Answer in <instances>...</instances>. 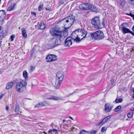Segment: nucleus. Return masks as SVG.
Segmentation results:
<instances>
[{
    "label": "nucleus",
    "mask_w": 134,
    "mask_h": 134,
    "mask_svg": "<svg viewBox=\"0 0 134 134\" xmlns=\"http://www.w3.org/2000/svg\"><path fill=\"white\" fill-rule=\"evenodd\" d=\"M43 8V5H40L38 7V10L39 11H41L42 10Z\"/></svg>",
    "instance_id": "32"
},
{
    "label": "nucleus",
    "mask_w": 134,
    "mask_h": 134,
    "mask_svg": "<svg viewBox=\"0 0 134 134\" xmlns=\"http://www.w3.org/2000/svg\"><path fill=\"white\" fill-rule=\"evenodd\" d=\"M113 106L109 103H107L105 104L104 106V110L106 113L110 112L113 108Z\"/></svg>",
    "instance_id": "10"
},
{
    "label": "nucleus",
    "mask_w": 134,
    "mask_h": 134,
    "mask_svg": "<svg viewBox=\"0 0 134 134\" xmlns=\"http://www.w3.org/2000/svg\"><path fill=\"white\" fill-rule=\"evenodd\" d=\"M121 106L120 105H119L117 106L114 109L115 111L117 112L119 111L121 109Z\"/></svg>",
    "instance_id": "25"
},
{
    "label": "nucleus",
    "mask_w": 134,
    "mask_h": 134,
    "mask_svg": "<svg viewBox=\"0 0 134 134\" xmlns=\"http://www.w3.org/2000/svg\"><path fill=\"white\" fill-rule=\"evenodd\" d=\"M40 103L41 107L46 106L48 105L47 103L46 102H44Z\"/></svg>",
    "instance_id": "27"
},
{
    "label": "nucleus",
    "mask_w": 134,
    "mask_h": 134,
    "mask_svg": "<svg viewBox=\"0 0 134 134\" xmlns=\"http://www.w3.org/2000/svg\"><path fill=\"white\" fill-rule=\"evenodd\" d=\"M92 24L95 27L99 28H101L100 20L99 17L96 16L94 17L91 21Z\"/></svg>",
    "instance_id": "6"
},
{
    "label": "nucleus",
    "mask_w": 134,
    "mask_h": 134,
    "mask_svg": "<svg viewBox=\"0 0 134 134\" xmlns=\"http://www.w3.org/2000/svg\"><path fill=\"white\" fill-rule=\"evenodd\" d=\"M54 132H57V130L56 129H54L53 130H52Z\"/></svg>",
    "instance_id": "41"
},
{
    "label": "nucleus",
    "mask_w": 134,
    "mask_h": 134,
    "mask_svg": "<svg viewBox=\"0 0 134 134\" xmlns=\"http://www.w3.org/2000/svg\"><path fill=\"white\" fill-rule=\"evenodd\" d=\"M65 120H63V123H64L65 122Z\"/></svg>",
    "instance_id": "51"
},
{
    "label": "nucleus",
    "mask_w": 134,
    "mask_h": 134,
    "mask_svg": "<svg viewBox=\"0 0 134 134\" xmlns=\"http://www.w3.org/2000/svg\"><path fill=\"white\" fill-rule=\"evenodd\" d=\"M95 133V131H92L91 132V134H92V133Z\"/></svg>",
    "instance_id": "46"
},
{
    "label": "nucleus",
    "mask_w": 134,
    "mask_h": 134,
    "mask_svg": "<svg viewBox=\"0 0 134 134\" xmlns=\"http://www.w3.org/2000/svg\"><path fill=\"white\" fill-rule=\"evenodd\" d=\"M90 35L93 39L95 40H101L104 38L103 32L99 30L97 31L91 33Z\"/></svg>",
    "instance_id": "4"
},
{
    "label": "nucleus",
    "mask_w": 134,
    "mask_h": 134,
    "mask_svg": "<svg viewBox=\"0 0 134 134\" xmlns=\"http://www.w3.org/2000/svg\"><path fill=\"white\" fill-rule=\"evenodd\" d=\"M133 96H132V98H134V90H133Z\"/></svg>",
    "instance_id": "47"
},
{
    "label": "nucleus",
    "mask_w": 134,
    "mask_h": 134,
    "mask_svg": "<svg viewBox=\"0 0 134 134\" xmlns=\"http://www.w3.org/2000/svg\"><path fill=\"white\" fill-rule=\"evenodd\" d=\"M5 109H6V110L7 111L9 109V107L8 106H6V108H5Z\"/></svg>",
    "instance_id": "40"
},
{
    "label": "nucleus",
    "mask_w": 134,
    "mask_h": 134,
    "mask_svg": "<svg viewBox=\"0 0 134 134\" xmlns=\"http://www.w3.org/2000/svg\"><path fill=\"white\" fill-rule=\"evenodd\" d=\"M1 71H0V74H1Z\"/></svg>",
    "instance_id": "54"
},
{
    "label": "nucleus",
    "mask_w": 134,
    "mask_h": 134,
    "mask_svg": "<svg viewBox=\"0 0 134 134\" xmlns=\"http://www.w3.org/2000/svg\"><path fill=\"white\" fill-rule=\"evenodd\" d=\"M35 68V66H30V72H32L33 71Z\"/></svg>",
    "instance_id": "29"
},
{
    "label": "nucleus",
    "mask_w": 134,
    "mask_h": 134,
    "mask_svg": "<svg viewBox=\"0 0 134 134\" xmlns=\"http://www.w3.org/2000/svg\"><path fill=\"white\" fill-rule=\"evenodd\" d=\"M46 10H49V8H46Z\"/></svg>",
    "instance_id": "49"
},
{
    "label": "nucleus",
    "mask_w": 134,
    "mask_h": 134,
    "mask_svg": "<svg viewBox=\"0 0 134 134\" xmlns=\"http://www.w3.org/2000/svg\"><path fill=\"white\" fill-rule=\"evenodd\" d=\"M31 14H32L34 15L35 16H36V13L35 12H32Z\"/></svg>",
    "instance_id": "38"
},
{
    "label": "nucleus",
    "mask_w": 134,
    "mask_h": 134,
    "mask_svg": "<svg viewBox=\"0 0 134 134\" xmlns=\"http://www.w3.org/2000/svg\"><path fill=\"white\" fill-rule=\"evenodd\" d=\"M1 30H2V31H3V28L1 26H0V31Z\"/></svg>",
    "instance_id": "42"
},
{
    "label": "nucleus",
    "mask_w": 134,
    "mask_h": 134,
    "mask_svg": "<svg viewBox=\"0 0 134 134\" xmlns=\"http://www.w3.org/2000/svg\"><path fill=\"white\" fill-rule=\"evenodd\" d=\"M46 60L48 62L54 61L57 60V56L55 55H48L46 57Z\"/></svg>",
    "instance_id": "8"
},
{
    "label": "nucleus",
    "mask_w": 134,
    "mask_h": 134,
    "mask_svg": "<svg viewBox=\"0 0 134 134\" xmlns=\"http://www.w3.org/2000/svg\"><path fill=\"white\" fill-rule=\"evenodd\" d=\"M104 25H105V24L104 22V21H103V22H102V25H101V28L104 27Z\"/></svg>",
    "instance_id": "37"
},
{
    "label": "nucleus",
    "mask_w": 134,
    "mask_h": 134,
    "mask_svg": "<svg viewBox=\"0 0 134 134\" xmlns=\"http://www.w3.org/2000/svg\"><path fill=\"white\" fill-rule=\"evenodd\" d=\"M107 129V127H103L101 129V131L102 132H104L105 131H106Z\"/></svg>",
    "instance_id": "33"
},
{
    "label": "nucleus",
    "mask_w": 134,
    "mask_h": 134,
    "mask_svg": "<svg viewBox=\"0 0 134 134\" xmlns=\"http://www.w3.org/2000/svg\"><path fill=\"white\" fill-rule=\"evenodd\" d=\"M121 30L122 31V32L124 34L130 33L134 36V33L130 31L129 29L125 27H121Z\"/></svg>",
    "instance_id": "14"
},
{
    "label": "nucleus",
    "mask_w": 134,
    "mask_h": 134,
    "mask_svg": "<svg viewBox=\"0 0 134 134\" xmlns=\"http://www.w3.org/2000/svg\"><path fill=\"white\" fill-rule=\"evenodd\" d=\"M15 37V36L14 35H12V36H11V37H10V39H11V41H13Z\"/></svg>",
    "instance_id": "34"
},
{
    "label": "nucleus",
    "mask_w": 134,
    "mask_h": 134,
    "mask_svg": "<svg viewBox=\"0 0 134 134\" xmlns=\"http://www.w3.org/2000/svg\"><path fill=\"white\" fill-rule=\"evenodd\" d=\"M23 75L24 77L25 78V80H27L28 77V73L26 71H24L23 73Z\"/></svg>",
    "instance_id": "23"
},
{
    "label": "nucleus",
    "mask_w": 134,
    "mask_h": 134,
    "mask_svg": "<svg viewBox=\"0 0 134 134\" xmlns=\"http://www.w3.org/2000/svg\"><path fill=\"white\" fill-rule=\"evenodd\" d=\"M90 4L85 3L81 4L79 6L80 9L82 10H86L90 9Z\"/></svg>",
    "instance_id": "11"
},
{
    "label": "nucleus",
    "mask_w": 134,
    "mask_h": 134,
    "mask_svg": "<svg viewBox=\"0 0 134 134\" xmlns=\"http://www.w3.org/2000/svg\"><path fill=\"white\" fill-rule=\"evenodd\" d=\"M71 94H69V95H70Z\"/></svg>",
    "instance_id": "53"
},
{
    "label": "nucleus",
    "mask_w": 134,
    "mask_h": 134,
    "mask_svg": "<svg viewBox=\"0 0 134 134\" xmlns=\"http://www.w3.org/2000/svg\"><path fill=\"white\" fill-rule=\"evenodd\" d=\"M133 115V113H129L127 114V116L129 118H131L132 116Z\"/></svg>",
    "instance_id": "31"
},
{
    "label": "nucleus",
    "mask_w": 134,
    "mask_h": 134,
    "mask_svg": "<svg viewBox=\"0 0 134 134\" xmlns=\"http://www.w3.org/2000/svg\"><path fill=\"white\" fill-rule=\"evenodd\" d=\"M19 107L18 106H16L15 109V111L17 114H18L19 113Z\"/></svg>",
    "instance_id": "26"
},
{
    "label": "nucleus",
    "mask_w": 134,
    "mask_h": 134,
    "mask_svg": "<svg viewBox=\"0 0 134 134\" xmlns=\"http://www.w3.org/2000/svg\"><path fill=\"white\" fill-rule=\"evenodd\" d=\"M125 23H124L122 24V25H125Z\"/></svg>",
    "instance_id": "50"
},
{
    "label": "nucleus",
    "mask_w": 134,
    "mask_h": 134,
    "mask_svg": "<svg viewBox=\"0 0 134 134\" xmlns=\"http://www.w3.org/2000/svg\"><path fill=\"white\" fill-rule=\"evenodd\" d=\"M90 9L91 11L93 12H96L98 11V9L97 8L94 6L90 4Z\"/></svg>",
    "instance_id": "18"
},
{
    "label": "nucleus",
    "mask_w": 134,
    "mask_h": 134,
    "mask_svg": "<svg viewBox=\"0 0 134 134\" xmlns=\"http://www.w3.org/2000/svg\"><path fill=\"white\" fill-rule=\"evenodd\" d=\"M78 33L77 30L73 31L71 35V37H70L71 38H72L76 42L80 41V39L79 38L78 35Z\"/></svg>",
    "instance_id": "9"
},
{
    "label": "nucleus",
    "mask_w": 134,
    "mask_h": 134,
    "mask_svg": "<svg viewBox=\"0 0 134 134\" xmlns=\"http://www.w3.org/2000/svg\"><path fill=\"white\" fill-rule=\"evenodd\" d=\"M60 4H63V3H60Z\"/></svg>",
    "instance_id": "55"
},
{
    "label": "nucleus",
    "mask_w": 134,
    "mask_h": 134,
    "mask_svg": "<svg viewBox=\"0 0 134 134\" xmlns=\"http://www.w3.org/2000/svg\"><path fill=\"white\" fill-rule=\"evenodd\" d=\"M46 98L48 99H53L55 100H62V99L60 98L52 95L49 96Z\"/></svg>",
    "instance_id": "16"
},
{
    "label": "nucleus",
    "mask_w": 134,
    "mask_h": 134,
    "mask_svg": "<svg viewBox=\"0 0 134 134\" xmlns=\"http://www.w3.org/2000/svg\"><path fill=\"white\" fill-rule=\"evenodd\" d=\"M117 2L121 5L124 6L125 4V1L124 0H117Z\"/></svg>",
    "instance_id": "22"
},
{
    "label": "nucleus",
    "mask_w": 134,
    "mask_h": 134,
    "mask_svg": "<svg viewBox=\"0 0 134 134\" xmlns=\"http://www.w3.org/2000/svg\"><path fill=\"white\" fill-rule=\"evenodd\" d=\"M4 33L3 31H2L1 32H0V39H2Z\"/></svg>",
    "instance_id": "30"
},
{
    "label": "nucleus",
    "mask_w": 134,
    "mask_h": 134,
    "mask_svg": "<svg viewBox=\"0 0 134 134\" xmlns=\"http://www.w3.org/2000/svg\"><path fill=\"white\" fill-rule=\"evenodd\" d=\"M111 118V116L110 115L108 116L103 119L102 121L99 123L97 124V125L100 126H102L104 124L106 123L109 119Z\"/></svg>",
    "instance_id": "12"
},
{
    "label": "nucleus",
    "mask_w": 134,
    "mask_h": 134,
    "mask_svg": "<svg viewBox=\"0 0 134 134\" xmlns=\"http://www.w3.org/2000/svg\"><path fill=\"white\" fill-rule=\"evenodd\" d=\"M74 129L75 130H77V129L76 128H75L74 127H72L71 128H70V130L71 131H73V130Z\"/></svg>",
    "instance_id": "36"
},
{
    "label": "nucleus",
    "mask_w": 134,
    "mask_h": 134,
    "mask_svg": "<svg viewBox=\"0 0 134 134\" xmlns=\"http://www.w3.org/2000/svg\"><path fill=\"white\" fill-rule=\"evenodd\" d=\"M4 96V94H2L0 96V99H1V98L3 97Z\"/></svg>",
    "instance_id": "44"
},
{
    "label": "nucleus",
    "mask_w": 134,
    "mask_h": 134,
    "mask_svg": "<svg viewBox=\"0 0 134 134\" xmlns=\"http://www.w3.org/2000/svg\"><path fill=\"white\" fill-rule=\"evenodd\" d=\"M130 16L133 18V19L134 20V15L131 14Z\"/></svg>",
    "instance_id": "39"
},
{
    "label": "nucleus",
    "mask_w": 134,
    "mask_h": 134,
    "mask_svg": "<svg viewBox=\"0 0 134 134\" xmlns=\"http://www.w3.org/2000/svg\"><path fill=\"white\" fill-rule=\"evenodd\" d=\"M64 76V73L63 71H59L56 74L55 82L54 84V87L58 89L62 83Z\"/></svg>",
    "instance_id": "3"
},
{
    "label": "nucleus",
    "mask_w": 134,
    "mask_h": 134,
    "mask_svg": "<svg viewBox=\"0 0 134 134\" xmlns=\"http://www.w3.org/2000/svg\"><path fill=\"white\" fill-rule=\"evenodd\" d=\"M22 34L23 36L25 38H26L27 37V34L26 33V31L25 28H22L21 29Z\"/></svg>",
    "instance_id": "20"
},
{
    "label": "nucleus",
    "mask_w": 134,
    "mask_h": 134,
    "mask_svg": "<svg viewBox=\"0 0 134 134\" xmlns=\"http://www.w3.org/2000/svg\"><path fill=\"white\" fill-rule=\"evenodd\" d=\"M69 118L71 119L72 120H73V118L71 117L70 116H69Z\"/></svg>",
    "instance_id": "48"
},
{
    "label": "nucleus",
    "mask_w": 134,
    "mask_h": 134,
    "mask_svg": "<svg viewBox=\"0 0 134 134\" xmlns=\"http://www.w3.org/2000/svg\"><path fill=\"white\" fill-rule=\"evenodd\" d=\"M39 28L41 30L44 29L46 27V25L43 23H41L38 25Z\"/></svg>",
    "instance_id": "21"
},
{
    "label": "nucleus",
    "mask_w": 134,
    "mask_h": 134,
    "mask_svg": "<svg viewBox=\"0 0 134 134\" xmlns=\"http://www.w3.org/2000/svg\"><path fill=\"white\" fill-rule=\"evenodd\" d=\"M123 100L122 98H120V99H116L115 101L116 103H120L122 102Z\"/></svg>",
    "instance_id": "28"
},
{
    "label": "nucleus",
    "mask_w": 134,
    "mask_h": 134,
    "mask_svg": "<svg viewBox=\"0 0 134 134\" xmlns=\"http://www.w3.org/2000/svg\"><path fill=\"white\" fill-rule=\"evenodd\" d=\"M72 44L71 38L70 37H67L65 40V46L69 47Z\"/></svg>",
    "instance_id": "15"
},
{
    "label": "nucleus",
    "mask_w": 134,
    "mask_h": 134,
    "mask_svg": "<svg viewBox=\"0 0 134 134\" xmlns=\"http://www.w3.org/2000/svg\"><path fill=\"white\" fill-rule=\"evenodd\" d=\"M89 132L86 131L84 130H81L79 132V134H89Z\"/></svg>",
    "instance_id": "24"
},
{
    "label": "nucleus",
    "mask_w": 134,
    "mask_h": 134,
    "mask_svg": "<svg viewBox=\"0 0 134 134\" xmlns=\"http://www.w3.org/2000/svg\"><path fill=\"white\" fill-rule=\"evenodd\" d=\"M13 85V81H10L8 82L6 85L5 88L7 90H9L12 87Z\"/></svg>",
    "instance_id": "17"
},
{
    "label": "nucleus",
    "mask_w": 134,
    "mask_h": 134,
    "mask_svg": "<svg viewBox=\"0 0 134 134\" xmlns=\"http://www.w3.org/2000/svg\"><path fill=\"white\" fill-rule=\"evenodd\" d=\"M41 107V105L40 104V103H39L38 104H37V105H36L35 106V108H39V107Z\"/></svg>",
    "instance_id": "35"
},
{
    "label": "nucleus",
    "mask_w": 134,
    "mask_h": 134,
    "mask_svg": "<svg viewBox=\"0 0 134 134\" xmlns=\"http://www.w3.org/2000/svg\"><path fill=\"white\" fill-rule=\"evenodd\" d=\"M27 84V82L25 80H21L20 82L16 83V90L19 92H22Z\"/></svg>",
    "instance_id": "5"
},
{
    "label": "nucleus",
    "mask_w": 134,
    "mask_h": 134,
    "mask_svg": "<svg viewBox=\"0 0 134 134\" xmlns=\"http://www.w3.org/2000/svg\"><path fill=\"white\" fill-rule=\"evenodd\" d=\"M130 110L132 111H134V108H131Z\"/></svg>",
    "instance_id": "45"
},
{
    "label": "nucleus",
    "mask_w": 134,
    "mask_h": 134,
    "mask_svg": "<svg viewBox=\"0 0 134 134\" xmlns=\"http://www.w3.org/2000/svg\"><path fill=\"white\" fill-rule=\"evenodd\" d=\"M16 4L14 3H12L7 9V11H10L14 9Z\"/></svg>",
    "instance_id": "19"
},
{
    "label": "nucleus",
    "mask_w": 134,
    "mask_h": 134,
    "mask_svg": "<svg viewBox=\"0 0 134 134\" xmlns=\"http://www.w3.org/2000/svg\"><path fill=\"white\" fill-rule=\"evenodd\" d=\"M50 32L51 35L55 36V42L52 43L53 40L50 41L51 46L49 48H54L55 45L59 44L61 42L62 40H63L65 37L64 35V32L60 31L59 29L53 27L50 29Z\"/></svg>",
    "instance_id": "1"
},
{
    "label": "nucleus",
    "mask_w": 134,
    "mask_h": 134,
    "mask_svg": "<svg viewBox=\"0 0 134 134\" xmlns=\"http://www.w3.org/2000/svg\"><path fill=\"white\" fill-rule=\"evenodd\" d=\"M44 132V133L45 134H47V133H46V132Z\"/></svg>",
    "instance_id": "52"
},
{
    "label": "nucleus",
    "mask_w": 134,
    "mask_h": 134,
    "mask_svg": "<svg viewBox=\"0 0 134 134\" xmlns=\"http://www.w3.org/2000/svg\"><path fill=\"white\" fill-rule=\"evenodd\" d=\"M77 30L79 32L78 35L80 41V39H82L86 36L87 32L84 30H82L80 29H78Z\"/></svg>",
    "instance_id": "7"
},
{
    "label": "nucleus",
    "mask_w": 134,
    "mask_h": 134,
    "mask_svg": "<svg viewBox=\"0 0 134 134\" xmlns=\"http://www.w3.org/2000/svg\"><path fill=\"white\" fill-rule=\"evenodd\" d=\"M6 13L3 10L0 11V21L4 23V21L5 19Z\"/></svg>",
    "instance_id": "13"
},
{
    "label": "nucleus",
    "mask_w": 134,
    "mask_h": 134,
    "mask_svg": "<svg viewBox=\"0 0 134 134\" xmlns=\"http://www.w3.org/2000/svg\"><path fill=\"white\" fill-rule=\"evenodd\" d=\"M74 18L72 16H68L60 21V22L64 25L65 29H68L73 24Z\"/></svg>",
    "instance_id": "2"
},
{
    "label": "nucleus",
    "mask_w": 134,
    "mask_h": 134,
    "mask_svg": "<svg viewBox=\"0 0 134 134\" xmlns=\"http://www.w3.org/2000/svg\"><path fill=\"white\" fill-rule=\"evenodd\" d=\"M52 132H53L52 130H49L48 131V133H49Z\"/></svg>",
    "instance_id": "43"
}]
</instances>
